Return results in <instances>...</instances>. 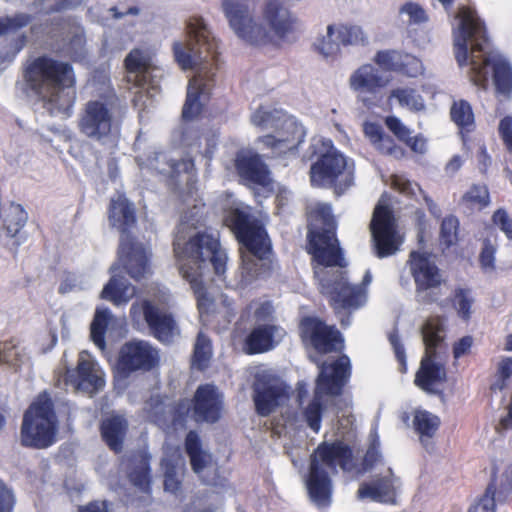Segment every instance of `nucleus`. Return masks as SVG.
<instances>
[{
  "label": "nucleus",
  "instance_id": "37998d69",
  "mask_svg": "<svg viewBox=\"0 0 512 512\" xmlns=\"http://www.w3.org/2000/svg\"><path fill=\"white\" fill-rule=\"evenodd\" d=\"M425 355L437 356V349L445 339V327L439 317L428 319L422 327Z\"/></svg>",
  "mask_w": 512,
  "mask_h": 512
},
{
  "label": "nucleus",
  "instance_id": "6ab92c4d",
  "mask_svg": "<svg viewBox=\"0 0 512 512\" xmlns=\"http://www.w3.org/2000/svg\"><path fill=\"white\" fill-rule=\"evenodd\" d=\"M368 42V35L361 26L347 22L328 25L326 36L318 39L314 46L324 57L334 58L340 55L341 46H365Z\"/></svg>",
  "mask_w": 512,
  "mask_h": 512
},
{
  "label": "nucleus",
  "instance_id": "423d86ee",
  "mask_svg": "<svg viewBox=\"0 0 512 512\" xmlns=\"http://www.w3.org/2000/svg\"><path fill=\"white\" fill-rule=\"evenodd\" d=\"M108 220L111 227L121 233L119 258L127 273L135 280H140L149 269V259L145 248L130 235L136 225V209L125 194L111 198L108 207Z\"/></svg>",
  "mask_w": 512,
  "mask_h": 512
},
{
  "label": "nucleus",
  "instance_id": "6e6552de",
  "mask_svg": "<svg viewBox=\"0 0 512 512\" xmlns=\"http://www.w3.org/2000/svg\"><path fill=\"white\" fill-rule=\"evenodd\" d=\"M58 418L47 392L40 393L24 412L20 439L24 447L47 449L57 441Z\"/></svg>",
  "mask_w": 512,
  "mask_h": 512
},
{
  "label": "nucleus",
  "instance_id": "f704fd0d",
  "mask_svg": "<svg viewBox=\"0 0 512 512\" xmlns=\"http://www.w3.org/2000/svg\"><path fill=\"white\" fill-rule=\"evenodd\" d=\"M124 67L127 72V82L136 87H143L151 70L150 57L141 49H132L124 59Z\"/></svg>",
  "mask_w": 512,
  "mask_h": 512
},
{
  "label": "nucleus",
  "instance_id": "052dcab7",
  "mask_svg": "<svg viewBox=\"0 0 512 512\" xmlns=\"http://www.w3.org/2000/svg\"><path fill=\"white\" fill-rule=\"evenodd\" d=\"M281 115L275 111H268L262 107L255 110L252 115V123L260 128L274 129L280 120Z\"/></svg>",
  "mask_w": 512,
  "mask_h": 512
},
{
  "label": "nucleus",
  "instance_id": "ea45409f",
  "mask_svg": "<svg viewBox=\"0 0 512 512\" xmlns=\"http://www.w3.org/2000/svg\"><path fill=\"white\" fill-rule=\"evenodd\" d=\"M450 118L458 127L459 133L464 140L476 128L473 108L467 100L459 99L452 103Z\"/></svg>",
  "mask_w": 512,
  "mask_h": 512
},
{
  "label": "nucleus",
  "instance_id": "8fccbe9b",
  "mask_svg": "<svg viewBox=\"0 0 512 512\" xmlns=\"http://www.w3.org/2000/svg\"><path fill=\"white\" fill-rule=\"evenodd\" d=\"M27 219L28 215L23 206L11 202L4 218V228L7 235L15 237L25 226Z\"/></svg>",
  "mask_w": 512,
  "mask_h": 512
},
{
  "label": "nucleus",
  "instance_id": "2f4dec72",
  "mask_svg": "<svg viewBox=\"0 0 512 512\" xmlns=\"http://www.w3.org/2000/svg\"><path fill=\"white\" fill-rule=\"evenodd\" d=\"M278 330L279 327L273 323L256 325L244 339V351L248 355H256L272 350L276 345L275 335Z\"/></svg>",
  "mask_w": 512,
  "mask_h": 512
},
{
  "label": "nucleus",
  "instance_id": "4be33fe9",
  "mask_svg": "<svg viewBox=\"0 0 512 512\" xmlns=\"http://www.w3.org/2000/svg\"><path fill=\"white\" fill-rule=\"evenodd\" d=\"M353 458L352 447L337 439L319 443L310 456V462L336 474L338 468L344 472H351L354 468Z\"/></svg>",
  "mask_w": 512,
  "mask_h": 512
},
{
  "label": "nucleus",
  "instance_id": "5701e85b",
  "mask_svg": "<svg viewBox=\"0 0 512 512\" xmlns=\"http://www.w3.org/2000/svg\"><path fill=\"white\" fill-rule=\"evenodd\" d=\"M64 381L67 385L89 394H95L105 385L102 371L86 351L79 354L75 369L66 370Z\"/></svg>",
  "mask_w": 512,
  "mask_h": 512
},
{
  "label": "nucleus",
  "instance_id": "ddd939ff",
  "mask_svg": "<svg viewBox=\"0 0 512 512\" xmlns=\"http://www.w3.org/2000/svg\"><path fill=\"white\" fill-rule=\"evenodd\" d=\"M375 255L382 259L394 255L402 244L393 210L388 205L375 206L370 222Z\"/></svg>",
  "mask_w": 512,
  "mask_h": 512
},
{
  "label": "nucleus",
  "instance_id": "680f3d73",
  "mask_svg": "<svg viewBox=\"0 0 512 512\" xmlns=\"http://www.w3.org/2000/svg\"><path fill=\"white\" fill-rule=\"evenodd\" d=\"M162 466L164 468V489L171 493H177L181 488V480L177 475L176 464L169 459H165Z\"/></svg>",
  "mask_w": 512,
  "mask_h": 512
},
{
  "label": "nucleus",
  "instance_id": "5fc2aeb1",
  "mask_svg": "<svg viewBox=\"0 0 512 512\" xmlns=\"http://www.w3.org/2000/svg\"><path fill=\"white\" fill-rule=\"evenodd\" d=\"M413 425L420 436L433 437L440 425V419L428 411H417L414 415Z\"/></svg>",
  "mask_w": 512,
  "mask_h": 512
},
{
  "label": "nucleus",
  "instance_id": "0e129e2a",
  "mask_svg": "<svg viewBox=\"0 0 512 512\" xmlns=\"http://www.w3.org/2000/svg\"><path fill=\"white\" fill-rule=\"evenodd\" d=\"M381 460L380 442L378 438H374L369 443V446L363 457L360 473L370 471Z\"/></svg>",
  "mask_w": 512,
  "mask_h": 512
},
{
  "label": "nucleus",
  "instance_id": "49530a36",
  "mask_svg": "<svg viewBox=\"0 0 512 512\" xmlns=\"http://www.w3.org/2000/svg\"><path fill=\"white\" fill-rule=\"evenodd\" d=\"M212 354L210 338L205 333L199 332L194 344L191 367L200 372L205 371L210 365Z\"/></svg>",
  "mask_w": 512,
  "mask_h": 512
},
{
  "label": "nucleus",
  "instance_id": "f3484780",
  "mask_svg": "<svg viewBox=\"0 0 512 512\" xmlns=\"http://www.w3.org/2000/svg\"><path fill=\"white\" fill-rule=\"evenodd\" d=\"M298 328L303 345L312 347L319 354H328L343 347L340 331L319 317H302Z\"/></svg>",
  "mask_w": 512,
  "mask_h": 512
},
{
  "label": "nucleus",
  "instance_id": "69168bd1",
  "mask_svg": "<svg viewBox=\"0 0 512 512\" xmlns=\"http://www.w3.org/2000/svg\"><path fill=\"white\" fill-rule=\"evenodd\" d=\"M492 222L495 224L509 240H512V218L507 211L499 208L492 215Z\"/></svg>",
  "mask_w": 512,
  "mask_h": 512
},
{
  "label": "nucleus",
  "instance_id": "aec40b11",
  "mask_svg": "<svg viewBox=\"0 0 512 512\" xmlns=\"http://www.w3.org/2000/svg\"><path fill=\"white\" fill-rule=\"evenodd\" d=\"M288 387L276 377L259 375L253 385V400L256 413L267 417L289 399Z\"/></svg>",
  "mask_w": 512,
  "mask_h": 512
},
{
  "label": "nucleus",
  "instance_id": "4c0bfd02",
  "mask_svg": "<svg viewBox=\"0 0 512 512\" xmlns=\"http://www.w3.org/2000/svg\"><path fill=\"white\" fill-rule=\"evenodd\" d=\"M150 460L151 457L147 453L138 452L133 454L130 458L132 466L127 473L130 483L146 494L151 493L152 476Z\"/></svg>",
  "mask_w": 512,
  "mask_h": 512
},
{
  "label": "nucleus",
  "instance_id": "e2e57ef3",
  "mask_svg": "<svg viewBox=\"0 0 512 512\" xmlns=\"http://www.w3.org/2000/svg\"><path fill=\"white\" fill-rule=\"evenodd\" d=\"M497 247L486 238L482 242V248L479 254V264L483 271L490 272L495 270V255Z\"/></svg>",
  "mask_w": 512,
  "mask_h": 512
},
{
  "label": "nucleus",
  "instance_id": "79ce46f5",
  "mask_svg": "<svg viewBox=\"0 0 512 512\" xmlns=\"http://www.w3.org/2000/svg\"><path fill=\"white\" fill-rule=\"evenodd\" d=\"M155 161L165 166H155L160 174H166L172 179H177L181 173H186L189 177L195 175V163L190 157L180 160L168 159L165 153H156Z\"/></svg>",
  "mask_w": 512,
  "mask_h": 512
},
{
  "label": "nucleus",
  "instance_id": "72a5a7b5",
  "mask_svg": "<svg viewBox=\"0 0 512 512\" xmlns=\"http://www.w3.org/2000/svg\"><path fill=\"white\" fill-rule=\"evenodd\" d=\"M503 476L506 483H502L500 489L496 488V477H492L484 494L470 507L468 512H496V496L498 501H505L512 492V471H505Z\"/></svg>",
  "mask_w": 512,
  "mask_h": 512
},
{
  "label": "nucleus",
  "instance_id": "7ed1b4c3",
  "mask_svg": "<svg viewBox=\"0 0 512 512\" xmlns=\"http://www.w3.org/2000/svg\"><path fill=\"white\" fill-rule=\"evenodd\" d=\"M173 252L179 273L190 284L193 291L199 313L207 314L213 301L203 282V264L209 262L214 273L222 276L226 271L228 260L219 236L207 231L196 232L188 239L177 235L173 241Z\"/></svg>",
  "mask_w": 512,
  "mask_h": 512
},
{
  "label": "nucleus",
  "instance_id": "864d4df0",
  "mask_svg": "<svg viewBox=\"0 0 512 512\" xmlns=\"http://www.w3.org/2000/svg\"><path fill=\"white\" fill-rule=\"evenodd\" d=\"M452 306L456 309L458 316L468 321L471 318V308L474 299L469 288L457 287L451 295Z\"/></svg>",
  "mask_w": 512,
  "mask_h": 512
},
{
  "label": "nucleus",
  "instance_id": "c756f323",
  "mask_svg": "<svg viewBox=\"0 0 512 512\" xmlns=\"http://www.w3.org/2000/svg\"><path fill=\"white\" fill-rule=\"evenodd\" d=\"M212 85L204 80L200 74L189 80L187 96L182 108V118L185 121H192L200 116L203 111V101L210 98Z\"/></svg>",
  "mask_w": 512,
  "mask_h": 512
},
{
  "label": "nucleus",
  "instance_id": "774afa93",
  "mask_svg": "<svg viewBox=\"0 0 512 512\" xmlns=\"http://www.w3.org/2000/svg\"><path fill=\"white\" fill-rule=\"evenodd\" d=\"M498 131L506 148L512 153V116L508 115L500 120Z\"/></svg>",
  "mask_w": 512,
  "mask_h": 512
},
{
  "label": "nucleus",
  "instance_id": "393cba45",
  "mask_svg": "<svg viewBox=\"0 0 512 512\" xmlns=\"http://www.w3.org/2000/svg\"><path fill=\"white\" fill-rule=\"evenodd\" d=\"M234 167L240 178L267 187L271 183L270 171L262 156L252 149H240L234 158Z\"/></svg>",
  "mask_w": 512,
  "mask_h": 512
},
{
  "label": "nucleus",
  "instance_id": "f257e3e1",
  "mask_svg": "<svg viewBox=\"0 0 512 512\" xmlns=\"http://www.w3.org/2000/svg\"><path fill=\"white\" fill-rule=\"evenodd\" d=\"M459 31L454 40V55L460 67L468 65V43L471 42L470 71L471 82L481 89L489 83V68L495 90L498 94L510 97L512 93V66L500 54L489 52V38L483 21L470 7L459 9Z\"/></svg>",
  "mask_w": 512,
  "mask_h": 512
},
{
  "label": "nucleus",
  "instance_id": "13d9d810",
  "mask_svg": "<svg viewBox=\"0 0 512 512\" xmlns=\"http://www.w3.org/2000/svg\"><path fill=\"white\" fill-rule=\"evenodd\" d=\"M251 312L257 323H270L273 320L274 307L270 301H251L242 311L241 317L248 316Z\"/></svg>",
  "mask_w": 512,
  "mask_h": 512
},
{
  "label": "nucleus",
  "instance_id": "dca6fc26",
  "mask_svg": "<svg viewBox=\"0 0 512 512\" xmlns=\"http://www.w3.org/2000/svg\"><path fill=\"white\" fill-rule=\"evenodd\" d=\"M322 293L329 298V304L336 313L360 308L366 299L365 293L351 285L343 271L327 273L321 279Z\"/></svg>",
  "mask_w": 512,
  "mask_h": 512
},
{
  "label": "nucleus",
  "instance_id": "39448f33",
  "mask_svg": "<svg viewBox=\"0 0 512 512\" xmlns=\"http://www.w3.org/2000/svg\"><path fill=\"white\" fill-rule=\"evenodd\" d=\"M310 158L316 157L309 170L311 185L331 188L343 194L354 183V163L341 153L332 140L314 138L309 145Z\"/></svg>",
  "mask_w": 512,
  "mask_h": 512
},
{
  "label": "nucleus",
  "instance_id": "09e8293b",
  "mask_svg": "<svg viewBox=\"0 0 512 512\" xmlns=\"http://www.w3.org/2000/svg\"><path fill=\"white\" fill-rule=\"evenodd\" d=\"M395 99L400 107L413 112L421 111L425 108L422 96L410 87H397L392 89L389 94V100Z\"/></svg>",
  "mask_w": 512,
  "mask_h": 512
},
{
  "label": "nucleus",
  "instance_id": "a878e982",
  "mask_svg": "<svg viewBox=\"0 0 512 512\" xmlns=\"http://www.w3.org/2000/svg\"><path fill=\"white\" fill-rule=\"evenodd\" d=\"M373 61L385 71L395 72L409 78H416L424 72L422 61L403 51L380 50L373 57Z\"/></svg>",
  "mask_w": 512,
  "mask_h": 512
},
{
  "label": "nucleus",
  "instance_id": "9b49d317",
  "mask_svg": "<svg viewBox=\"0 0 512 512\" xmlns=\"http://www.w3.org/2000/svg\"><path fill=\"white\" fill-rule=\"evenodd\" d=\"M427 251L413 250L407 265L415 283L416 301L422 305L439 304L443 282L441 270Z\"/></svg>",
  "mask_w": 512,
  "mask_h": 512
},
{
  "label": "nucleus",
  "instance_id": "2eb2a0df",
  "mask_svg": "<svg viewBox=\"0 0 512 512\" xmlns=\"http://www.w3.org/2000/svg\"><path fill=\"white\" fill-rule=\"evenodd\" d=\"M159 351L145 340L125 342L118 353L116 367L119 374L128 377L135 372H149L159 364Z\"/></svg>",
  "mask_w": 512,
  "mask_h": 512
},
{
  "label": "nucleus",
  "instance_id": "6e6d98bb",
  "mask_svg": "<svg viewBox=\"0 0 512 512\" xmlns=\"http://www.w3.org/2000/svg\"><path fill=\"white\" fill-rule=\"evenodd\" d=\"M462 201L471 208H486L490 204L488 187L485 184H473L463 195Z\"/></svg>",
  "mask_w": 512,
  "mask_h": 512
},
{
  "label": "nucleus",
  "instance_id": "a18cd8bd",
  "mask_svg": "<svg viewBox=\"0 0 512 512\" xmlns=\"http://www.w3.org/2000/svg\"><path fill=\"white\" fill-rule=\"evenodd\" d=\"M274 136L283 139H291L298 138L294 140V144L296 146H300L305 139L306 131L301 123H299L295 118L287 116L285 114H281L280 120H278V124L273 129Z\"/></svg>",
  "mask_w": 512,
  "mask_h": 512
},
{
  "label": "nucleus",
  "instance_id": "1a4fd4ad",
  "mask_svg": "<svg viewBox=\"0 0 512 512\" xmlns=\"http://www.w3.org/2000/svg\"><path fill=\"white\" fill-rule=\"evenodd\" d=\"M224 224L233 232L237 241L258 260L266 261L256 271L257 277L269 275L272 271V261L269 255L272 245L268 233L262 223L253 218L248 212L239 208L230 209L225 217Z\"/></svg>",
  "mask_w": 512,
  "mask_h": 512
},
{
  "label": "nucleus",
  "instance_id": "b1692460",
  "mask_svg": "<svg viewBox=\"0 0 512 512\" xmlns=\"http://www.w3.org/2000/svg\"><path fill=\"white\" fill-rule=\"evenodd\" d=\"M190 403L192 418L197 423L214 424L222 416L223 397L213 384L199 385Z\"/></svg>",
  "mask_w": 512,
  "mask_h": 512
},
{
  "label": "nucleus",
  "instance_id": "bb28decb",
  "mask_svg": "<svg viewBox=\"0 0 512 512\" xmlns=\"http://www.w3.org/2000/svg\"><path fill=\"white\" fill-rule=\"evenodd\" d=\"M262 17L270 30L284 40L296 30L297 18L290 11L285 0H265Z\"/></svg>",
  "mask_w": 512,
  "mask_h": 512
},
{
  "label": "nucleus",
  "instance_id": "20e7f679",
  "mask_svg": "<svg viewBox=\"0 0 512 512\" xmlns=\"http://www.w3.org/2000/svg\"><path fill=\"white\" fill-rule=\"evenodd\" d=\"M127 110L126 103L109 88L83 105L77 129L87 139L104 143L120 134Z\"/></svg>",
  "mask_w": 512,
  "mask_h": 512
},
{
  "label": "nucleus",
  "instance_id": "4468645a",
  "mask_svg": "<svg viewBox=\"0 0 512 512\" xmlns=\"http://www.w3.org/2000/svg\"><path fill=\"white\" fill-rule=\"evenodd\" d=\"M187 33L191 43L185 48L182 43H173V54L175 61L182 70L193 69L197 60L202 59V49L215 60L214 48L215 45L209 41V33L202 18L191 17L187 22Z\"/></svg>",
  "mask_w": 512,
  "mask_h": 512
},
{
  "label": "nucleus",
  "instance_id": "e433bc0d",
  "mask_svg": "<svg viewBox=\"0 0 512 512\" xmlns=\"http://www.w3.org/2000/svg\"><path fill=\"white\" fill-rule=\"evenodd\" d=\"M365 136L374 145V147L383 155L393 156L400 159L405 151L395 140L386 134L380 124L375 122H366L363 127Z\"/></svg>",
  "mask_w": 512,
  "mask_h": 512
},
{
  "label": "nucleus",
  "instance_id": "473e14b6",
  "mask_svg": "<svg viewBox=\"0 0 512 512\" xmlns=\"http://www.w3.org/2000/svg\"><path fill=\"white\" fill-rule=\"evenodd\" d=\"M128 427L127 419L121 415H111L101 421L100 434L111 451L120 453L123 450Z\"/></svg>",
  "mask_w": 512,
  "mask_h": 512
},
{
  "label": "nucleus",
  "instance_id": "c9c22d12",
  "mask_svg": "<svg viewBox=\"0 0 512 512\" xmlns=\"http://www.w3.org/2000/svg\"><path fill=\"white\" fill-rule=\"evenodd\" d=\"M192 414L190 399L181 398L170 407L167 417L164 412L156 411L154 422L163 429H173L175 431L186 429L189 414Z\"/></svg>",
  "mask_w": 512,
  "mask_h": 512
},
{
  "label": "nucleus",
  "instance_id": "a211bd4d",
  "mask_svg": "<svg viewBox=\"0 0 512 512\" xmlns=\"http://www.w3.org/2000/svg\"><path fill=\"white\" fill-rule=\"evenodd\" d=\"M140 314L143 315L150 334L163 344H171L180 334L178 323L171 312L156 306L150 300H142L133 303L130 308V316L133 320Z\"/></svg>",
  "mask_w": 512,
  "mask_h": 512
},
{
  "label": "nucleus",
  "instance_id": "603ef678",
  "mask_svg": "<svg viewBox=\"0 0 512 512\" xmlns=\"http://www.w3.org/2000/svg\"><path fill=\"white\" fill-rule=\"evenodd\" d=\"M110 312L108 309H97L91 323L90 335L94 344L101 350H105V334L108 328Z\"/></svg>",
  "mask_w": 512,
  "mask_h": 512
},
{
  "label": "nucleus",
  "instance_id": "f03ea898",
  "mask_svg": "<svg viewBox=\"0 0 512 512\" xmlns=\"http://www.w3.org/2000/svg\"><path fill=\"white\" fill-rule=\"evenodd\" d=\"M76 82L70 62L47 54L27 60L22 68V91L36 97L51 116L70 115L76 101Z\"/></svg>",
  "mask_w": 512,
  "mask_h": 512
},
{
  "label": "nucleus",
  "instance_id": "9d476101",
  "mask_svg": "<svg viewBox=\"0 0 512 512\" xmlns=\"http://www.w3.org/2000/svg\"><path fill=\"white\" fill-rule=\"evenodd\" d=\"M351 376V363L347 355H341L332 363L321 365V372L316 381V391L313 399L303 410V417L307 426L318 433L321 429L324 406L321 393L332 396L342 394L344 386Z\"/></svg>",
  "mask_w": 512,
  "mask_h": 512
},
{
  "label": "nucleus",
  "instance_id": "4d7b16f0",
  "mask_svg": "<svg viewBox=\"0 0 512 512\" xmlns=\"http://www.w3.org/2000/svg\"><path fill=\"white\" fill-rule=\"evenodd\" d=\"M23 354L14 339L0 341V364L17 370L22 364Z\"/></svg>",
  "mask_w": 512,
  "mask_h": 512
},
{
  "label": "nucleus",
  "instance_id": "de8ad7c7",
  "mask_svg": "<svg viewBox=\"0 0 512 512\" xmlns=\"http://www.w3.org/2000/svg\"><path fill=\"white\" fill-rule=\"evenodd\" d=\"M295 139L293 137L291 139H283L273 134H266L258 137L257 143L261 144L264 149L270 150L272 157H284L298 151L299 146L294 144Z\"/></svg>",
  "mask_w": 512,
  "mask_h": 512
},
{
  "label": "nucleus",
  "instance_id": "bf43d9fd",
  "mask_svg": "<svg viewBox=\"0 0 512 512\" xmlns=\"http://www.w3.org/2000/svg\"><path fill=\"white\" fill-rule=\"evenodd\" d=\"M512 376V357H504L498 363L496 380L490 385L492 392L502 391L508 386Z\"/></svg>",
  "mask_w": 512,
  "mask_h": 512
},
{
  "label": "nucleus",
  "instance_id": "412c9836",
  "mask_svg": "<svg viewBox=\"0 0 512 512\" xmlns=\"http://www.w3.org/2000/svg\"><path fill=\"white\" fill-rule=\"evenodd\" d=\"M390 79L384 77L378 68L371 64H363L349 78L350 88L361 97L367 107L375 106L382 98V91L388 86Z\"/></svg>",
  "mask_w": 512,
  "mask_h": 512
},
{
  "label": "nucleus",
  "instance_id": "58836bf2",
  "mask_svg": "<svg viewBox=\"0 0 512 512\" xmlns=\"http://www.w3.org/2000/svg\"><path fill=\"white\" fill-rule=\"evenodd\" d=\"M385 125L400 142L414 153L424 154L426 152L427 145L424 136L422 134L412 136V131L396 116L386 117Z\"/></svg>",
  "mask_w": 512,
  "mask_h": 512
},
{
  "label": "nucleus",
  "instance_id": "cd10ccee",
  "mask_svg": "<svg viewBox=\"0 0 512 512\" xmlns=\"http://www.w3.org/2000/svg\"><path fill=\"white\" fill-rule=\"evenodd\" d=\"M33 17L28 13H16L13 16H4L0 18V36L10 32H16L28 26ZM27 43V36L21 34L15 40L16 48L11 50L7 40L0 41V66L4 63H10L16 55L24 48Z\"/></svg>",
  "mask_w": 512,
  "mask_h": 512
},
{
  "label": "nucleus",
  "instance_id": "a19ab883",
  "mask_svg": "<svg viewBox=\"0 0 512 512\" xmlns=\"http://www.w3.org/2000/svg\"><path fill=\"white\" fill-rule=\"evenodd\" d=\"M184 447L193 472L202 473L211 462V455L202 449L201 439L195 430L186 434Z\"/></svg>",
  "mask_w": 512,
  "mask_h": 512
},
{
  "label": "nucleus",
  "instance_id": "3c124183",
  "mask_svg": "<svg viewBox=\"0 0 512 512\" xmlns=\"http://www.w3.org/2000/svg\"><path fill=\"white\" fill-rule=\"evenodd\" d=\"M460 223L456 216L448 215L443 218L440 225L439 243L445 251L455 246L459 241Z\"/></svg>",
  "mask_w": 512,
  "mask_h": 512
},
{
  "label": "nucleus",
  "instance_id": "f8f14e48",
  "mask_svg": "<svg viewBox=\"0 0 512 512\" xmlns=\"http://www.w3.org/2000/svg\"><path fill=\"white\" fill-rule=\"evenodd\" d=\"M222 10L231 29L243 41L255 46L271 41L269 31L253 16L252 0H223Z\"/></svg>",
  "mask_w": 512,
  "mask_h": 512
},
{
  "label": "nucleus",
  "instance_id": "c85d7f7f",
  "mask_svg": "<svg viewBox=\"0 0 512 512\" xmlns=\"http://www.w3.org/2000/svg\"><path fill=\"white\" fill-rule=\"evenodd\" d=\"M306 485L311 501L318 507L324 508L331 504L332 480L326 469L310 462Z\"/></svg>",
  "mask_w": 512,
  "mask_h": 512
},
{
  "label": "nucleus",
  "instance_id": "c03bdc74",
  "mask_svg": "<svg viewBox=\"0 0 512 512\" xmlns=\"http://www.w3.org/2000/svg\"><path fill=\"white\" fill-rule=\"evenodd\" d=\"M134 295L132 287L123 277L112 276L101 292V298L116 305L127 303Z\"/></svg>",
  "mask_w": 512,
  "mask_h": 512
},
{
  "label": "nucleus",
  "instance_id": "338daca9",
  "mask_svg": "<svg viewBox=\"0 0 512 512\" xmlns=\"http://www.w3.org/2000/svg\"><path fill=\"white\" fill-rule=\"evenodd\" d=\"M400 13L407 14L410 22L416 24L423 23L427 20L425 10L418 3L406 2L401 6Z\"/></svg>",
  "mask_w": 512,
  "mask_h": 512
},
{
  "label": "nucleus",
  "instance_id": "7c9ffc66",
  "mask_svg": "<svg viewBox=\"0 0 512 512\" xmlns=\"http://www.w3.org/2000/svg\"><path fill=\"white\" fill-rule=\"evenodd\" d=\"M436 357L424 355L415 374V385L427 393H435V387L447 379L446 369L443 364L436 362Z\"/></svg>",
  "mask_w": 512,
  "mask_h": 512
},
{
  "label": "nucleus",
  "instance_id": "0eeeda50",
  "mask_svg": "<svg viewBox=\"0 0 512 512\" xmlns=\"http://www.w3.org/2000/svg\"><path fill=\"white\" fill-rule=\"evenodd\" d=\"M309 220L307 251L313 260L323 267H343L345 260L330 206H317L310 212Z\"/></svg>",
  "mask_w": 512,
  "mask_h": 512
}]
</instances>
